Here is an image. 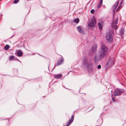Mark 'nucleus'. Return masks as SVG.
Listing matches in <instances>:
<instances>
[{"label":"nucleus","instance_id":"nucleus-1","mask_svg":"<svg viewBox=\"0 0 126 126\" xmlns=\"http://www.w3.org/2000/svg\"><path fill=\"white\" fill-rule=\"evenodd\" d=\"M108 51L106 46L104 45H102L101 46V49L100 51V58H99L98 56H95L94 58V60L95 62L100 60L102 58L105 57L108 54Z\"/></svg>","mask_w":126,"mask_h":126},{"label":"nucleus","instance_id":"nucleus-2","mask_svg":"<svg viewBox=\"0 0 126 126\" xmlns=\"http://www.w3.org/2000/svg\"><path fill=\"white\" fill-rule=\"evenodd\" d=\"M115 59L113 57H110L109 58L106 64V69L111 68L114 65Z\"/></svg>","mask_w":126,"mask_h":126},{"label":"nucleus","instance_id":"nucleus-3","mask_svg":"<svg viewBox=\"0 0 126 126\" xmlns=\"http://www.w3.org/2000/svg\"><path fill=\"white\" fill-rule=\"evenodd\" d=\"M86 66L88 69V70L89 73H93L94 69L93 68L94 65L93 63L91 62H89Z\"/></svg>","mask_w":126,"mask_h":126},{"label":"nucleus","instance_id":"nucleus-4","mask_svg":"<svg viewBox=\"0 0 126 126\" xmlns=\"http://www.w3.org/2000/svg\"><path fill=\"white\" fill-rule=\"evenodd\" d=\"M77 29L78 32L80 33L84 34L86 33L85 28L82 26H78Z\"/></svg>","mask_w":126,"mask_h":126},{"label":"nucleus","instance_id":"nucleus-5","mask_svg":"<svg viewBox=\"0 0 126 126\" xmlns=\"http://www.w3.org/2000/svg\"><path fill=\"white\" fill-rule=\"evenodd\" d=\"M106 38L109 42H111L113 38L111 34L109 32H107L106 35Z\"/></svg>","mask_w":126,"mask_h":126},{"label":"nucleus","instance_id":"nucleus-6","mask_svg":"<svg viewBox=\"0 0 126 126\" xmlns=\"http://www.w3.org/2000/svg\"><path fill=\"white\" fill-rule=\"evenodd\" d=\"M96 24L95 18L94 17H93L91 22L89 24V26L90 27L92 28L95 27L96 26Z\"/></svg>","mask_w":126,"mask_h":126},{"label":"nucleus","instance_id":"nucleus-7","mask_svg":"<svg viewBox=\"0 0 126 126\" xmlns=\"http://www.w3.org/2000/svg\"><path fill=\"white\" fill-rule=\"evenodd\" d=\"M118 17H117L116 19L113 22L111 23V25L112 27H114V29L115 30H117L118 29V27L117 25H116L118 23Z\"/></svg>","mask_w":126,"mask_h":126},{"label":"nucleus","instance_id":"nucleus-8","mask_svg":"<svg viewBox=\"0 0 126 126\" xmlns=\"http://www.w3.org/2000/svg\"><path fill=\"white\" fill-rule=\"evenodd\" d=\"M89 62L87 58L86 57L83 58L82 61V64L84 66H86Z\"/></svg>","mask_w":126,"mask_h":126},{"label":"nucleus","instance_id":"nucleus-9","mask_svg":"<svg viewBox=\"0 0 126 126\" xmlns=\"http://www.w3.org/2000/svg\"><path fill=\"white\" fill-rule=\"evenodd\" d=\"M122 93V91L118 89H116L114 91V94L116 96L120 95Z\"/></svg>","mask_w":126,"mask_h":126},{"label":"nucleus","instance_id":"nucleus-10","mask_svg":"<svg viewBox=\"0 0 126 126\" xmlns=\"http://www.w3.org/2000/svg\"><path fill=\"white\" fill-rule=\"evenodd\" d=\"M64 61V59L63 57H61L59 59L57 62V66L60 65L62 64Z\"/></svg>","mask_w":126,"mask_h":126},{"label":"nucleus","instance_id":"nucleus-11","mask_svg":"<svg viewBox=\"0 0 126 126\" xmlns=\"http://www.w3.org/2000/svg\"><path fill=\"white\" fill-rule=\"evenodd\" d=\"M74 119V117L73 115L72 116L71 119H70L68 122L67 123L66 126H68L70 125L73 122Z\"/></svg>","mask_w":126,"mask_h":126},{"label":"nucleus","instance_id":"nucleus-12","mask_svg":"<svg viewBox=\"0 0 126 126\" xmlns=\"http://www.w3.org/2000/svg\"><path fill=\"white\" fill-rule=\"evenodd\" d=\"M97 46V44H95L94 45L91 49V51L92 52H94L96 50Z\"/></svg>","mask_w":126,"mask_h":126},{"label":"nucleus","instance_id":"nucleus-13","mask_svg":"<svg viewBox=\"0 0 126 126\" xmlns=\"http://www.w3.org/2000/svg\"><path fill=\"white\" fill-rule=\"evenodd\" d=\"M119 3V1H117L116 3L112 7V9L113 12H114L116 9L117 8V6Z\"/></svg>","mask_w":126,"mask_h":126},{"label":"nucleus","instance_id":"nucleus-14","mask_svg":"<svg viewBox=\"0 0 126 126\" xmlns=\"http://www.w3.org/2000/svg\"><path fill=\"white\" fill-rule=\"evenodd\" d=\"M103 24V22L102 21H99L98 23V25L99 26L100 30H101L102 29V26Z\"/></svg>","mask_w":126,"mask_h":126},{"label":"nucleus","instance_id":"nucleus-15","mask_svg":"<svg viewBox=\"0 0 126 126\" xmlns=\"http://www.w3.org/2000/svg\"><path fill=\"white\" fill-rule=\"evenodd\" d=\"M62 75L61 74H59L55 75L54 77L56 78L60 79L62 77Z\"/></svg>","mask_w":126,"mask_h":126},{"label":"nucleus","instance_id":"nucleus-16","mask_svg":"<svg viewBox=\"0 0 126 126\" xmlns=\"http://www.w3.org/2000/svg\"><path fill=\"white\" fill-rule=\"evenodd\" d=\"M79 18H76L73 21V22L76 23H78L79 22Z\"/></svg>","mask_w":126,"mask_h":126},{"label":"nucleus","instance_id":"nucleus-17","mask_svg":"<svg viewBox=\"0 0 126 126\" xmlns=\"http://www.w3.org/2000/svg\"><path fill=\"white\" fill-rule=\"evenodd\" d=\"M22 54V53L21 51H19L17 52V55L19 56H20Z\"/></svg>","mask_w":126,"mask_h":126},{"label":"nucleus","instance_id":"nucleus-18","mask_svg":"<svg viewBox=\"0 0 126 126\" xmlns=\"http://www.w3.org/2000/svg\"><path fill=\"white\" fill-rule=\"evenodd\" d=\"M9 48V46L8 45H7L4 47V48L5 50H7Z\"/></svg>","mask_w":126,"mask_h":126},{"label":"nucleus","instance_id":"nucleus-19","mask_svg":"<svg viewBox=\"0 0 126 126\" xmlns=\"http://www.w3.org/2000/svg\"><path fill=\"white\" fill-rule=\"evenodd\" d=\"M14 57L12 55L11 56L10 58V60H14Z\"/></svg>","mask_w":126,"mask_h":126},{"label":"nucleus","instance_id":"nucleus-20","mask_svg":"<svg viewBox=\"0 0 126 126\" xmlns=\"http://www.w3.org/2000/svg\"><path fill=\"white\" fill-rule=\"evenodd\" d=\"M122 6L121 5H120L118 8L117 9H116V11H118L119 10H120L121 8V7Z\"/></svg>","mask_w":126,"mask_h":126},{"label":"nucleus","instance_id":"nucleus-21","mask_svg":"<svg viewBox=\"0 0 126 126\" xmlns=\"http://www.w3.org/2000/svg\"><path fill=\"white\" fill-rule=\"evenodd\" d=\"M102 0H100V1L99 3V4L102 5Z\"/></svg>","mask_w":126,"mask_h":126},{"label":"nucleus","instance_id":"nucleus-22","mask_svg":"<svg viewBox=\"0 0 126 126\" xmlns=\"http://www.w3.org/2000/svg\"><path fill=\"white\" fill-rule=\"evenodd\" d=\"M124 30L123 29H122L121 31H120V33H121L122 34H124Z\"/></svg>","mask_w":126,"mask_h":126},{"label":"nucleus","instance_id":"nucleus-23","mask_svg":"<svg viewBox=\"0 0 126 126\" xmlns=\"http://www.w3.org/2000/svg\"><path fill=\"white\" fill-rule=\"evenodd\" d=\"M19 1L18 0H15L14 1V3H17Z\"/></svg>","mask_w":126,"mask_h":126},{"label":"nucleus","instance_id":"nucleus-24","mask_svg":"<svg viewBox=\"0 0 126 126\" xmlns=\"http://www.w3.org/2000/svg\"><path fill=\"white\" fill-rule=\"evenodd\" d=\"M101 5L99 4L97 6V9H98L99 8H100L101 7Z\"/></svg>","mask_w":126,"mask_h":126},{"label":"nucleus","instance_id":"nucleus-25","mask_svg":"<svg viewBox=\"0 0 126 126\" xmlns=\"http://www.w3.org/2000/svg\"><path fill=\"white\" fill-rule=\"evenodd\" d=\"M101 68V66L100 65H99L97 66V68L98 69H100Z\"/></svg>","mask_w":126,"mask_h":126},{"label":"nucleus","instance_id":"nucleus-26","mask_svg":"<svg viewBox=\"0 0 126 126\" xmlns=\"http://www.w3.org/2000/svg\"><path fill=\"white\" fill-rule=\"evenodd\" d=\"M94 9H92L91 11V13L92 14H93L94 13Z\"/></svg>","mask_w":126,"mask_h":126},{"label":"nucleus","instance_id":"nucleus-27","mask_svg":"<svg viewBox=\"0 0 126 126\" xmlns=\"http://www.w3.org/2000/svg\"><path fill=\"white\" fill-rule=\"evenodd\" d=\"M113 18H114V16L115 15V12L114 11V12H113Z\"/></svg>","mask_w":126,"mask_h":126},{"label":"nucleus","instance_id":"nucleus-28","mask_svg":"<svg viewBox=\"0 0 126 126\" xmlns=\"http://www.w3.org/2000/svg\"><path fill=\"white\" fill-rule=\"evenodd\" d=\"M112 100L114 101H115V99L113 98L112 97Z\"/></svg>","mask_w":126,"mask_h":126},{"label":"nucleus","instance_id":"nucleus-29","mask_svg":"<svg viewBox=\"0 0 126 126\" xmlns=\"http://www.w3.org/2000/svg\"><path fill=\"white\" fill-rule=\"evenodd\" d=\"M103 6V8H106V6H105V5H104Z\"/></svg>","mask_w":126,"mask_h":126},{"label":"nucleus","instance_id":"nucleus-30","mask_svg":"<svg viewBox=\"0 0 126 126\" xmlns=\"http://www.w3.org/2000/svg\"><path fill=\"white\" fill-rule=\"evenodd\" d=\"M123 2H122V1H121V4H120V5H122V4H123Z\"/></svg>","mask_w":126,"mask_h":126}]
</instances>
